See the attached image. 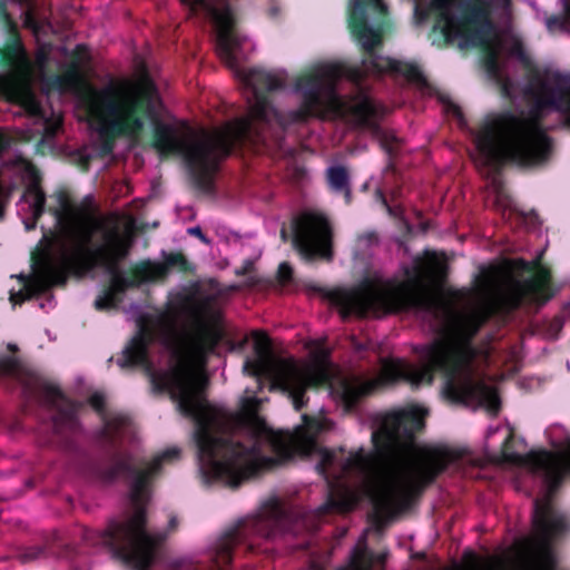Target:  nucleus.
Returning <instances> with one entry per match:
<instances>
[{"mask_svg":"<svg viewBox=\"0 0 570 570\" xmlns=\"http://www.w3.org/2000/svg\"><path fill=\"white\" fill-rule=\"evenodd\" d=\"M387 14L383 0H350L346 22L351 36L361 47L360 63H321L298 75L294 92L299 96L301 104L287 112L278 111L268 97V94L285 88V72L262 68L243 71L242 80L252 89L247 115L220 131L204 130L191 140L167 124V157L181 156L193 187L200 194L215 195L219 164L234 149L256 148L267 144L268 139L282 147L287 128L294 124H304L311 118L324 119L327 115L350 116L356 126L371 130L380 139L389 156L384 170L395 174L392 158L396 155L399 139L380 126L384 107L376 105L361 86L368 77L381 78L385 73L401 75L419 86H425L428 81L417 65L380 53Z\"/></svg>","mask_w":570,"mask_h":570,"instance_id":"obj_1","label":"nucleus"},{"mask_svg":"<svg viewBox=\"0 0 570 570\" xmlns=\"http://www.w3.org/2000/svg\"><path fill=\"white\" fill-rule=\"evenodd\" d=\"M224 338L216 325L198 318L193 331L181 338L173 327L164 332V344L175 363L166 371H153L149 346L154 332L146 317L128 342L117 363L120 367H142L150 376L156 393H169L179 412L195 422L194 439L200 470L209 480L230 489L279 464L291 453V435L272 430L258 416L255 396L242 400L240 412L225 415L206 400L208 379L196 371L205 366Z\"/></svg>","mask_w":570,"mask_h":570,"instance_id":"obj_2","label":"nucleus"},{"mask_svg":"<svg viewBox=\"0 0 570 570\" xmlns=\"http://www.w3.org/2000/svg\"><path fill=\"white\" fill-rule=\"evenodd\" d=\"M405 274L407 279L403 282L365 278L351 289L313 287L340 309L343 318L415 311L439 323V337L426 348L424 365L385 361L376 377L341 380L335 392L344 409L354 411L363 399L400 381L412 387L430 385L439 372L444 377L443 394L450 402L463 405L479 403L491 412H499L501 401L497 390L476 380L472 370L476 357L473 341L481 323L475 318L456 316L425 285V279L442 282L446 278L445 259L435 253L428 254L425 261L416 262L415 268H407Z\"/></svg>","mask_w":570,"mask_h":570,"instance_id":"obj_3","label":"nucleus"},{"mask_svg":"<svg viewBox=\"0 0 570 570\" xmlns=\"http://www.w3.org/2000/svg\"><path fill=\"white\" fill-rule=\"evenodd\" d=\"M424 428V414L417 409L401 410L383 416L380 428L372 433L375 452L363 448L347 456L343 448L321 450L316 470L327 484V499L320 507L322 514L345 513L358 503L357 493L347 479L361 481L363 494L373 508V521L377 528L396 514L410 509L423 490L432 484L448 466L462 459V452L446 446L420 451L407 468L385 472L379 468L377 455L394 451L402 443H412L415 433Z\"/></svg>","mask_w":570,"mask_h":570,"instance_id":"obj_4","label":"nucleus"},{"mask_svg":"<svg viewBox=\"0 0 570 570\" xmlns=\"http://www.w3.org/2000/svg\"><path fill=\"white\" fill-rule=\"evenodd\" d=\"M179 456L177 448L167 449L150 461L137 459L128 451H115L107 462L95 465L97 476L104 482L129 481L132 511L114 518L101 534L114 558L128 570H151L168 534L178 527L177 518L171 515L167 531L149 532L147 505L153 480L161 473L164 463Z\"/></svg>","mask_w":570,"mask_h":570,"instance_id":"obj_5","label":"nucleus"},{"mask_svg":"<svg viewBox=\"0 0 570 570\" xmlns=\"http://www.w3.org/2000/svg\"><path fill=\"white\" fill-rule=\"evenodd\" d=\"M531 96L528 116L503 110L480 129L476 147L488 167L499 171L507 164L534 167L547 163L553 141L542 125L546 110L562 115L570 128V73L556 71L549 78H538Z\"/></svg>","mask_w":570,"mask_h":570,"instance_id":"obj_6","label":"nucleus"},{"mask_svg":"<svg viewBox=\"0 0 570 570\" xmlns=\"http://www.w3.org/2000/svg\"><path fill=\"white\" fill-rule=\"evenodd\" d=\"M513 433L510 432L502 443L503 460L520 463L534 473L543 476L546 492L533 500L531 524L540 546L544 549L538 570H556V559L550 551L553 541L570 532V514L559 508L554 501L556 494L570 475V436L553 451H531L520 455L510 451ZM487 570H493L491 566Z\"/></svg>","mask_w":570,"mask_h":570,"instance_id":"obj_7","label":"nucleus"},{"mask_svg":"<svg viewBox=\"0 0 570 570\" xmlns=\"http://www.w3.org/2000/svg\"><path fill=\"white\" fill-rule=\"evenodd\" d=\"M91 234L87 233L81 243L69 250L65 246L68 276L83 274L95 267L104 268L110 275V284L104 288L95 299L97 311L115 308L121 302V294L128 288L138 287L151 282L148 272H138V263L130 268V276L126 277L120 271V263L131 250L130 237L120 234L117 227L102 228V244L91 246Z\"/></svg>","mask_w":570,"mask_h":570,"instance_id":"obj_8","label":"nucleus"},{"mask_svg":"<svg viewBox=\"0 0 570 570\" xmlns=\"http://www.w3.org/2000/svg\"><path fill=\"white\" fill-rule=\"evenodd\" d=\"M255 352L257 360H246L243 371L254 377H265L271 381L273 389L286 393L292 400L295 411L306 406V391L331 384L332 363L330 351L320 348L314 354V361L301 365L294 358H275L272 355L271 342L263 332H256Z\"/></svg>","mask_w":570,"mask_h":570,"instance_id":"obj_9","label":"nucleus"},{"mask_svg":"<svg viewBox=\"0 0 570 570\" xmlns=\"http://www.w3.org/2000/svg\"><path fill=\"white\" fill-rule=\"evenodd\" d=\"M0 379L18 382L28 401H35L50 414L56 446L69 453L78 452L76 439L82 431L79 411L82 404L68 397L59 385L47 381L13 356L0 357Z\"/></svg>","mask_w":570,"mask_h":570,"instance_id":"obj_10","label":"nucleus"},{"mask_svg":"<svg viewBox=\"0 0 570 570\" xmlns=\"http://www.w3.org/2000/svg\"><path fill=\"white\" fill-rule=\"evenodd\" d=\"M453 0H433L438 10L433 29L439 30L445 42L463 39L472 47L487 48L495 33L493 12L510 10L512 0H459V14L451 12Z\"/></svg>","mask_w":570,"mask_h":570,"instance_id":"obj_11","label":"nucleus"},{"mask_svg":"<svg viewBox=\"0 0 570 570\" xmlns=\"http://www.w3.org/2000/svg\"><path fill=\"white\" fill-rule=\"evenodd\" d=\"M291 514L278 499L267 501L259 514L239 522L227 531L217 542L213 561L218 570H225L233 561L234 550L246 544V551H253L254 544L248 542L250 535L272 539L278 533L288 532Z\"/></svg>","mask_w":570,"mask_h":570,"instance_id":"obj_12","label":"nucleus"},{"mask_svg":"<svg viewBox=\"0 0 570 570\" xmlns=\"http://www.w3.org/2000/svg\"><path fill=\"white\" fill-rule=\"evenodd\" d=\"M56 235L45 234L31 254V274L20 275L22 288L10 293L13 305H21L28 299L38 297L56 286H65L68 281L65 245L59 254L53 250Z\"/></svg>","mask_w":570,"mask_h":570,"instance_id":"obj_13","label":"nucleus"},{"mask_svg":"<svg viewBox=\"0 0 570 570\" xmlns=\"http://www.w3.org/2000/svg\"><path fill=\"white\" fill-rule=\"evenodd\" d=\"M542 254L532 261L514 258L509 262L511 269L518 274H530L528 278L514 281L501 297L508 311H515L525 303L546 304L553 295L552 274L541 263Z\"/></svg>","mask_w":570,"mask_h":570,"instance_id":"obj_14","label":"nucleus"},{"mask_svg":"<svg viewBox=\"0 0 570 570\" xmlns=\"http://www.w3.org/2000/svg\"><path fill=\"white\" fill-rule=\"evenodd\" d=\"M292 227L293 246L305 261L333 259V226L324 213L304 210L293 219Z\"/></svg>","mask_w":570,"mask_h":570,"instance_id":"obj_15","label":"nucleus"},{"mask_svg":"<svg viewBox=\"0 0 570 570\" xmlns=\"http://www.w3.org/2000/svg\"><path fill=\"white\" fill-rule=\"evenodd\" d=\"M193 16L204 14L216 27L217 50L229 67L237 65L235 51L242 46L243 37L237 30V17L230 0H180Z\"/></svg>","mask_w":570,"mask_h":570,"instance_id":"obj_16","label":"nucleus"},{"mask_svg":"<svg viewBox=\"0 0 570 570\" xmlns=\"http://www.w3.org/2000/svg\"><path fill=\"white\" fill-rule=\"evenodd\" d=\"M58 206L50 207L48 213L56 218L58 233L48 229L43 233L50 236V232L56 235L53 245L59 242V250L65 245L72 250L78 243H81L89 230L80 233V226L86 218L85 209L75 204L66 190L56 193ZM92 235V233L90 232ZM58 252L57 254H59Z\"/></svg>","mask_w":570,"mask_h":570,"instance_id":"obj_17","label":"nucleus"},{"mask_svg":"<svg viewBox=\"0 0 570 570\" xmlns=\"http://www.w3.org/2000/svg\"><path fill=\"white\" fill-rule=\"evenodd\" d=\"M0 89L9 100L20 105L28 114L32 116L42 114L41 104L27 79L16 75L1 76Z\"/></svg>","mask_w":570,"mask_h":570,"instance_id":"obj_18","label":"nucleus"},{"mask_svg":"<svg viewBox=\"0 0 570 570\" xmlns=\"http://www.w3.org/2000/svg\"><path fill=\"white\" fill-rule=\"evenodd\" d=\"M89 405L101 416H104V426L100 435L110 446H116L124 430L130 424V417L126 414H115L106 417V397L100 392H95L88 399Z\"/></svg>","mask_w":570,"mask_h":570,"instance_id":"obj_19","label":"nucleus"},{"mask_svg":"<svg viewBox=\"0 0 570 570\" xmlns=\"http://www.w3.org/2000/svg\"><path fill=\"white\" fill-rule=\"evenodd\" d=\"M177 269L181 273L193 272V266L180 252H171L164 254V261L161 263L151 262L145 259L138 263V272H148L151 282L165 279L170 271Z\"/></svg>","mask_w":570,"mask_h":570,"instance_id":"obj_20","label":"nucleus"},{"mask_svg":"<svg viewBox=\"0 0 570 570\" xmlns=\"http://www.w3.org/2000/svg\"><path fill=\"white\" fill-rule=\"evenodd\" d=\"M326 178L330 188L335 193L344 194L345 202L348 204L352 197V189L347 169L341 165L331 166L326 170Z\"/></svg>","mask_w":570,"mask_h":570,"instance_id":"obj_21","label":"nucleus"},{"mask_svg":"<svg viewBox=\"0 0 570 570\" xmlns=\"http://www.w3.org/2000/svg\"><path fill=\"white\" fill-rule=\"evenodd\" d=\"M21 200L29 204L36 218H41L46 213V194L39 183L29 184L21 196Z\"/></svg>","mask_w":570,"mask_h":570,"instance_id":"obj_22","label":"nucleus"},{"mask_svg":"<svg viewBox=\"0 0 570 570\" xmlns=\"http://www.w3.org/2000/svg\"><path fill=\"white\" fill-rule=\"evenodd\" d=\"M23 53V46L17 31H14L6 45L0 48V66L3 68L16 66Z\"/></svg>","mask_w":570,"mask_h":570,"instance_id":"obj_23","label":"nucleus"},{"mask_svg":"<svg viewBox=\"0 0 570 570\" xmlns=\"http://www.w3.org/2000/svg\"><path fill=\"white\" fill-rule=\"evenodd\" d=\"M48 544L20 546L14 550L13 558L21 564H29L48 558Z\"/></svg>","mask_w":570,"mask_h":570,"instance_id":"obj_24","label":"nucleus"},{"mask_svg":"<svg viewBox=\"0 0 570 570\" xmlns=\"http://www.w3.org/2000/svg\"><path fill=\"white\" fill-rule=\"evenodd\" d=\"M77 71L75 68H69L63 73L51 75L45 79V83L49 90L59 92L67 91L76 81Z\"/></svg>","mask_w":570,"mask_h":570,"instance_id":"obj_25","label":"nucleus"},{"mask_svg":"<svg viewBox=\"0 0 570 570\" xmlns=\"http://www.w3.org/2000/svg\"><path fill=\"white\" fill-rule=\"evenodd\" d=\"M562 11L559 14H552L546 19L547 29L550 32L556 30L566 31L570 26V0H560Z\"/></svg>","mask_w":570,"mask_h":570,"instance_id":"obj_26","label":"nucleus"},{"mask_svg":"<svg viewBox=\"0 0 570 570\" xmlns=\"http://www.w3.org/2000/svg\"><path fill=\"white\" fill-rule=\"evenodd\" d=\"M372 557L367 553L366 550L355 549L350 563L346 567L340 568L337 570H371L372 568ZM324 570V569H317Z\"/></svg>","mask_w":570,"mask_h":570,"instance_id":"obj_27","label":"nucleus"},{"mask_svg":"<svg viewBox=\"0 0 570 570\" xmlns=\"http://www.w3.org/2000/svg\"><path fill=\"white\" fill-rule=\"evenodd\" d=\"M303 425L296 428V434L301 438L313 441L314 436L321 432L322 423L318 419L307 414L302 415Z\"/></svg>","mask_w":570,"mask_h":570,"instance_id":"obj_28","label":"nucleus"},{"mask_svg":"<svg viewBox=\"0 0 570 570\" xmlns=\"http://www.w3.org/2000/svg\"><path fill=\"white\" fill-rule=\"evenodd\" d=\"M169 570H204V567L187 558L173 560L169 563Z\"/></svg>","mask_w":570,"mask_h":570,"instance_id":"obj_29","label":"nucleus"},{"mask_svg":"<svg viewBox=\"0 0 570 570\" xmlns=\"http://www.w3.org/2000/svg\"><path fill=\"white\" fill-rule=\"evenodd\" d=\"M293 278V268L287 262L279 264L277 268V281L281 285H287Z\"/></svg>","mask_w":570,"mask_h":570,"instance_id":"obj_30","label":"nucleus"},{"mask_svg":"<svg viewBox=\"0 0 570 570\" xmlns=\"http://www.w3.org/2000/svg\"><path fill=\"white\" fill-rule=\"evenodd\" d=\"M72 156H73L75 163L78 165V167L82 171L89 170L91 161L94 159V157L91 155L86 154L82 150H77L76 153H73Z\"/></svg>","mask_w":570,"mask_h":570,"instance_id":"obj_31","label":"nucleus"},{"mask_svg":"<svg viewBox=\"0 0 570 570\" xmlns=\"http://www.w3.org/2000/svg\"><path fill=\"white\" fill-rule=\"evenodd\" d=\"M484 63L489 72H497L499 70L497 52L493 50L489 51L485 56Z\"/></svg>","mask_w":570,"mask_h":570,"instance_id":"obj_32","label":"nucleus"},{"mask_svg":"<svg viewBox=\"0 0 570 570\" xmlns=\"http://www.w3.org/2000/svg\"><path fill=\"white\" fill-rule=\"evenodd\" d=\"M357 240L360 243H363L365 245H372V244H376L379 242V236L375 232L371 230V232H364L362 234L358 235L357 237Z\"/></svg>","mask_w":570,"mask_h":570,"instance_id":"obj_33","label":"nucleus"},{"mask_svg":"<svg viewBox=\"0 0 570 570\" xmlns=\"http://www.w3.org/2000/svg\"><path fill=\"white\" fill-rule=\"evenodd\" d=\"M445 105H446V109L449 111H451L455 117L458 118H463V112L460 108V106H458L456 104L452 102L450 99H441Z\"/></svg>","mask_w":570,"mask_h":570,"instance_id":"obj_34","label":"nucleus"},{"mask_svg":"<svg viewBox=\"0 0 570 570\" xmlns=\"http://www.w3.org/2000/svg\"><path fill=\"white\" fill-rule=\"evenodd\" d=\"M11 146V138L0 131V156L3 155L4 151H7Z\"/></svg>","mask_w":570,"mask_h":570,"instance_id":"obj_35","label":"nucleus"},{"mask_svg":"<svg viewBox=\"0 0 570 570\" xmlns=\"http://www.w3.org/2000/svg\"><path fill=\"white\" fill-rule=\"evenodd\" d=\"M188 233L193 236L198 237L205 244L209 243V239L206 237V235L203 233V230L199 226L189 228Z\"/></svg>","mask_w":570,"mask_h":570,"instance_id":"obj_36","label":"nucleus"},{"mask_svg":"<svg viewBox=\"0 0 570 570\" xmlns=\"http://www.w3.org/2000/svg\"><path fill=\"white\" fill-rule=\"evenodd\" d=\"M39 220L40 218H36L35 214L31 213V217L23 222L26 230H33L37 227Z\"/></svg>","mask_w":570,"mask_h":570,"instance_id":"obj_37","label":"nucleus"},{"mask_svg":"<svg viewBox=\"0 0 570 570\" xmlns=\"http://www.w3.org/2000/svg\"><path fill=\"white\" fill-rule=\"evenodd\" d=\"M111 520H112V519H110L108 522H110ZM107 524H109V523H107ZM106 527H108V525H106ZM106 529H107V528H105L102 531H100V532L96 533V534H95V537H91V540H96V542H97L98 544H100V546H102L104 548H106V549H107V551L110 553L111 558H112L115 561H117V560L114 558V556H112L111 551L109 550V548H108V547L102 542V540H101V534L105 532V530H106Z\"/></svg>","mask_w":570,"mask_h":570,"instance_id":"obj_38","label":"nucleus"},{"mask_svg":"<svg viewBox=\"0 0 570 570\" xmlns=\"http://www.w3.org/2000/svg\"><path fill=\"white\" fill-rule=\"evenodd\" d=\"M464 560L472 563L473 566H476L479 558L473 551H466L464 553Z\"/></svg>","mask_w":570,"mask_h":570,"instance_id":"obj_39","label":"nucleus"},{"mask_svg":"<svg viewBox=\"0 0 570 570\" xmlns=\"http://www.w3.org/2000/svg\"><path fill=\"white\" fill-rule=\"evenodd\" d=\"M9 350L16 352L18 350L17 345L10 344Z\"/></svg>","mask_w":570,"mask_h":570,"instance_id":"obj_40","label":"nucleus"},{"mask_svg":"<svg viewBox=\"0 0 570 570\" xmlns=\"http://www.w3.org/2000/svg\"><path fill=\"white\" fill-rule=\"evenodd\" d=\"M32 20H33L32 16H31V14H28L26 22H27V23H29V22H31Z\"/></svg>","mask_w":570,"mask_h":570,"instance_id":"obj_41","label":"nucleus"},{"mask_svg":"<svg viewBox=\"0 0 570 570\" xmlns=\"http://www.w3.org/2000/svg\"><path fill=\"white\" fill-rule=\"evenodd\" d=\"M81 49H83V46H82V45H78V46L76 47V50H77V51H80Z\"/></svg>","mask_w":570,"mask_h":570,"instance_id":"obj_42","label":"nucleus"},{"mask_svg":"<svg viewBox=\"0 0 570 570\" xmlns=\"http://www.w3.org/2000/svg\"><path fill=\"white\" fill-rule=\"evenodd\" d=\"M282 237L285 239L286 238V230L285 229H282Z\"/></svg>","mask_w":570,"mask_h":570,"instance_id":"obj_43","label":"nucleus"},{"mask_svg":"<svg viewBox=\"0 0 570 570\" xmlns=\"http://www.w3.org/2000/svg\"><path fill=\"white\" fill-rule=\"evenodd\" d=\"M20 3H27L29 0H17Z\"/></svg>","mask_w":570,"mask_h":570,"instance_id":"obj_44","label":"nucleus"},{"mask_svg":"<svg viewBox=\"0 0 570 570\" xmlns=\"http://www.w3.org/2000/svg\"><path fill=\"white\" fill-rule=\"evenodd\" d=\"M0 7L1 9H4V4L2 2H0Z\"/></svg>","mask_w":570,"mask_h":570,"instance_id":"obj_45","label":"nucleus"}]
</instances>
